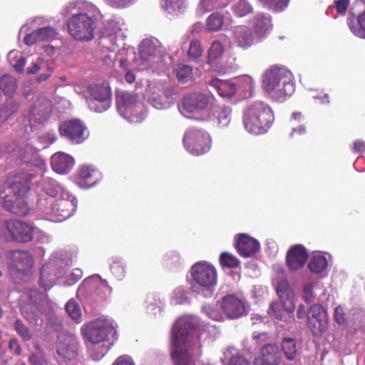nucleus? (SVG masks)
<instances>
[{
	"label": "nucleus",
	"instance_id": "f257e3e1",
	"mask_svg": "<svg viewBox=\"0 0 365 365\" xmlns=\"http://www.w3.org/2000/svg\"><path fill=\"white\" fill-rule=\"evenodd\" d=\"M84 338L96 346L91 356L94 360L102 359L117 339L113 322L108 319H98L81 327Z\"/></svg>",
	"mask_w": 365,
	"mask_h": 365
},
{
	"label": "nucleus",
	"instance_id": "f03ea898",
	"mask_svg": "<svg viewBox=\"0 0 365 365\" xmlns=\"http://www.w3.org/2000/svg\"><path fill=\"white\" fill-rule=\"evenodd\" d=\"M262 88L272 101L282 102L294 92L292 74L284 67L273 66L263 73Z\"/></svg>",
	"mask_w": 365,
	"mask_h": 365
},
{
	"label": "nucleus",
	"instance_id": "7ed1b4c3",
	"mask_svg": "<svg viewBox=\"0 0 365 365\" xmlns=\"http://www.w3.org/2000/svg\"><path fill=\"white\" fill-rule=\"evenodd\" d=\"M99 12L98 9L93 4H85L81 11L73 14L68 21L69 34L78 41L92 39L96 29V19Z\"/></svg>",
	"mask_w": 365,
	"mask_h": 365
},
{
	"label": "nucleus",
	"instance_id": "20e7f679",
	"mask_svg": "<svg viewBox=\"0 0 365 365\" xmlns=\"http://www.w3.org/2000/svg\"><path fill=\"white\" fill-rule=\"evenodd\" d=\"M274 117L271 108L266 103L257 101L250 105L244 112L243 124L250 133H265L274 122Z\"/></svg>",
	"mask_w": 365,
	"mask_h": 365
},
{
	"label": "nucleus",
	"instance_id": "39448f33",
	"mask_svg": "<svg viewBox=\"0 0 365 365\" xmlns=\"http://www.w3.org/2000/svg\"><path fill=\"white\" fill-rule=\"evenodd\" d=\"M212 96L200 92L192 93L185 96L179 106L180 112L187 118L199 121L212 118L209 111Z\"/></svg>",
	"mask_w": 365,
	"mask_h": 365
},
{
	"label": "nucleus",
	"instance_id": "423d86ee",
	"mask_svg": "<svg viewBox=\"0 0 365 365\" xmlns=\"http://www.w3.org/2000/svg\"><path fill=\"white\" fill-rule=\"evenodd\" d=\"M192 289L202 292L205 297H210L217 284V274L216 269L207 262L195 263L190 270Z\"/></svg>",
	"mask_w": 365,
	"mask_h": 365
},
{
	"label": "nucleus",
	"instance_id": "0eeeda50",
	"mask_svg": "<svg viewBox=\"0 0 365 365\" xmlns=\"http://www.w3.org/2000/svg\"><path fill=\"white\" fill-rule=\"evenodd\" d=\"M117 108L119 114L129 122H141L146 115V111L135 94L122 92L117 96Z\"/></svg>",
	"mask_w": 365,
	"mask_h": 365
},
{
	"label": "nucleus",
	"instance_id": "6e6552de",
	"mask_svg": "<svg viewBox=\"0 0 365 365\" xmlns=\"http://www.w3.org/2000/svg\"><path fill=\"white\" fill-rule=\"evenodd\" d=\"M276 291L287 314H284L280 309V305L275 302L270 304L268 313L272 317L277 320V323L279 322H286L287 318H292L288 314L293 313L294 310V294L287 280L280 282L276 287Z\"/></svg>",
	"mask_w": 365,
	"mask_h": 365
},
{
	"label": "nucleus",
	"instance_id": "1a4fd4ad",
	"mask_svg": "<svg viewBox=\"0 0 365 365\" xmlns=\"http://www.w3.org/2000/svg\"><path fill=\"white\" fill-rule=\"evenodd\" d=\"M175 89L162 81H151L148 84L145 96L152 106L157 109H166L173 104Z\"/></svg>",
	"mask_w": 365,
	"mask_h": 365
},
{
	"label": "nucleus",
	"instance_id": "9d476101",
	"mask_svg": "<svg viewBox=\"0 0 365 365\" xmlns=\"http://www.w3.org/2000/svg\"><path fill=\"white\" fill-rule=\"evenodd\" d=\"M87 91L89 96L86 99L91 110L102 113L110 108L111 92L108 83L88 85Z\"/></svg>",
	"mask_w": 365,
	"mask_h": 365
},
{
	"label": "nucleus",
	"instance_id": "9b49d317",
	"mask_svg": "<svg viewBox=\"0 0 365 365\" xmlns=\"http://www.w3.org/2000/svg\"><path fill=\"white\" fill-rule=\"evenodd\" d=\"M211 137L205 130L190 128L185 133L183 143L185 149L193 155H200L210 150Z\"/></svg>",
	"mask_w": 365,
	"mask_h": 365
},
{
	"label": "nucleus",
	"instance_id": "f8f14e48",
	"mask_svg": "<svg viewBox=\"0 0 365 365\" xmlns=\"http://www.w3.org/2000/svg\"><path fill=\"white\" fill-rule=\"evenodd\" d=\"M160 43L157 38L144 39L140 44L135 63L140 70L153 68L158 62L161 53Z\"/></svg>",
	"mask_w": 365,
	"mask_h": 365
},
{
	"label": "nucleus",
	"instance_id": "ddd939ff",
	"mask_svg": "<svg viewBox=\"0 0 365 365\" xmlns=\"http://www.w3.org/2000/svg\"><path fill=\"white\" fill-rule=\"evenodd\" d=\"M125 30L123 19L118 18L108 21L105 24L101 43L110 51H114L116 47L123 46Z\"/></svg>",
	"mask_w": 365,
	"mask_h": 365
},
{
	"label": "nucleus",
	"instance_id": "4468645a",
	"mask_svg": "<svg viewBox=\"0 0 365 365\" xmlns=\"http://www.w3.org/2000/svg\"><path fill=\"white\" fill-rule=\"evenodd\" d=\"M77 199L68 191L62 192L56 197L50 211V220L62 222L69 218L76 211Z\"/></svg>",
	"mask_w": 365,
	"mask_h": 365
},
{
	"label": "nucleus",
	"instance_id": "2eb2a0df",
	"mask_svg": "<svg viewBox=\"0 0 365 365\" xmlns=\"http://www.w3.org/2000/svg\"><path fill=\"white\" fill-rule=\"evenodd\" d=\"M207 63L213 71L226 73L234 67L235 58L226 53L222 43L216 40L208 50Z\"/></svg>",
	"mask_w": 365,
	"mask_h": 365
},
{
	"label": "nucleus",
	"instance_id": "dca6fc26",
	"mask_svg": "<svg viewBox=\"0 0 365 365\" xmlns=\"http://www.w3.org/2000/svg\"><path fill=\"white\" fill-rule=\"evenodd\" d=\"M197 319L194 317L190 316L180 317L173 327L170 341L192 344Z\"/></svg>",
	"mask_w": 365,
	"mask_h": 365
},
{
	"label": "nucleus",
	"instance_id": "f3484780",
	"mask_svg": "<svg viewBox=\"0 0 365 365\" xmlns=\"http://www.w3.org/2000/svg\"><path fill=\"white\" fill-rule=\"evenodd\" d=\"M59 133L71 143L80 144L89 136L86 125L79 119H71L63 122L59 127Z\"/></svg>",
	"mask_w": 365,
	"mask_h": 365
},
{
	"label": "nucleus",
	"instance_id": "a211bd4d",
	"mask_svg": "<svg viewBox=\"0 0 365 365\" xmlns=\"http://www.w3.org/2000/svg\"><path fill=\"white\" fill-rule=\"evenodd\" d=\"M307 323L314 335H321L326 331L328 317L322 306L314 304L310 307L307 313Z\"/></svg>",
	"mask_w": 365,
	"mask_h": 365
},
{
	"label": "nucleus",
	"instance_id": "6ab92c4d",
	"mask_svg": "<svg viewBox=\"0 0 365 365\" xmlns=\"http://www.w3.org/2000/svg\"><path fill=\"white\" fill-rule=\"evenodd\" d=\"M221 308L227 319H238L247 313L246 301L235 294H227L221 300Z\"/></svg>",
	"mask_w": 365,
	"mask_h": 365
},
{
	"label": "nucleus",
	"instance_id": "aec40b11",
	"mask_svg": "<svg viewBox=\"0 0 365 365\" xmlns=\"http://www.w3.org/2000/svg\"><path fill=\"white\" fill-rule=\"evenodd\" d=\"M6 227L12 240L27 242L33 239L34 228L29 224L10 220L6 222Z\"/></svg>",
	"mask_w": 365,
	"mask_h": 365
},
{
	"label": "nucleus",
	"instance_id": "412c9836",
	"mask_svg": "<svg viewBox=\"0 0 365 365\" xmlns=\"http://www.w3.org/2000/svg\"><path fill=\"white\" fill-rule=\"evenodd\" d=\"M191 344L170 341V356L174 365H195L190 354Z\"/></svg>",
	"mask_w": 365,
	"mask_h": 365
},
{
	"label": "nucleus",
	"instance_id": "4be33fe9",
	"mask_svg": "<svg viewBox=\"0 0 365 365\" xmlns=\"http://www.w3.org/2000/svg\"><path fill=\"white\" fill-rule=\"evenodd\" d=\"M51 111V101L46 98H40L32 105L26 118L32 128L36 123H41L45 120Z\"/></svg>",
	"mask_w": 365,
	"mask_h": 365
},
{
	"label": "nucleus",
	"instance_id": "5701e85b",
	"mask_svg": "<svg viewBox=\"0 0 365 365\" xmlns=\"http://www.w3.org/2000/svg\"><path fill=\"white\" fill-rule=\"evenodd\" d=\"M250 25L252 28L257 39L265 38L272 29V18L266 13H257L250 19Z\"/></svg>",
	"mask_w": 365,
	"mask_h": 365
},
{
	"label": "nucleus",
	"instance_id": "b1692460",
	"mask_svg": "<svg viewBox=\"0 0 365 365\" xmlns=\"http://www.w3.org/2000/svg\"><path fill=\"white\" fill-rule=\"evenodd\" d=\"M331 257L329 254L320 251L314 252L308 262V268L312 273L315 274H327L329 264Z\"/></svg>",
	"mask_w": 365,
	"mask_h": 365
},
{
	"label": "nucleus",
	"instance_id": "393cba45",
	"mask_svg": "<svg viewBox=\"0 0 365 365\" xmlns=\"http://www.w3.org/2000/svg\"><path fill=\"white\" fill-rule=\"evenodd\" d=\"M308 258V254L305 248L297 245L292 247L287 254V264L292 271L297 270L302 268L306 263Z\"/></svg>",
	"mask_w": 365,
	"mask_h": 365
},
{
	"label": "nucleus",
	"instance_id": "a878e982",
	"mask_svg": "<svg viewBox=\"0 0 365 365\" xmlns=\"http://www.w3.org/2000/svg\"><path fill=\"white\" fill-rule=\"evenodd\" d=\"M236 248L242 257H249L259 250L260 244L255 238L240 234L236 240Z\"/></svg>",
	"mask_w": 365,
	"mask_h": 365
},
{
	"label": "nucleus",
	"instance_id": "bb28decb",
	"mask_svg": "<svg viewBox=\"0 0 365 365\" xmlns=\"http://www.w3.org/2000/svg\"><path fill=\"white\" fill-rule=\"evenodd\" d=\"M100 173L92 166L83 165L78 170L76 183L82 188L94 185L100 180Z\"/></svg>",
	"mask_w": 365,
	"mask_h": 365
},
{
	"label": "nucleus",
	"instance_id": "cd10ccee",
	"mask_svg": "<svg viewBox=\"0 0 365 365\" xmlns=\"http://www.w3.org/2000/svg\"><path fill=\"white\" fill-rule=\"evenodd\" d=\"M74 159L72 156L63 152L53 154L51 159V165L54 172L59 174H66L73 168Z\"/></svg>",
	"mask_w": 365,
	"mask_h": 365
},
{
	"label": "nucleus",
	"instance_id": "c85d7f7f",
	"mask_svg": "<svg viewBox=\"0 0 365 365\" xmlns=\"http://www.w3.org/2000/svg\"><path fill=\"white\" fill-rule=\"evenodd\" d=\"M234 39L236 43L243 48H247L260 41L256 38L255 34L246 26L242 25L234 28Z\"/></svg>",
	"mask_w": 365,
	"mask_h": 365
},
{
	"label": "nucleus",
	"instance_id": "c756f323",
	"mask_svg": "<svg viewBox=\"0 0 365 365\" xmlns=\"http://www.w3.org/2000/svg\"><path fill=\"white\" fill-rule=\"evenodd\" d=\"M280 355L279 348L274 344H267L255 360V365H278Z\"/></svg>",
	"mask_w": 365,
	"mask_h": 365
},
{
	"label": "nucleus",
	"instance_id": "7c9ffc66",
	"mask_svg": "<svg viewBox=\"0 0 365 365\" xmlns=\"http://www.w3.org/2000/svg\"><path fill=\"white\" fill-rule=\"evenodd\" d=\"M209 111L212 116L208 121H214L220 128L229 125L232 119V109L229 106H212Z\"/></svg>",
	"mask_w": 365,
	"mask_h": 365
},
{
	"label": "nucleus",
	"instance_id": "2f4dec72",
	"mask_svg": "<svg viewBox=\"0 0 365 365\" xmlns=\"http://www.w3.org/2000/svg\"><path fill=\"white\" fill-rule=\"evenodd\" d=\"M209 86L213 88L223 98L232 96L237 91L235 82L231 81L212 78L209 81Z\"/></svg>",
	"mask_w": 365,
	"mask_h": 365
},
{
	"label": "nucleus",
	"instance_id": "473e14b6",
	"mask_svg": "<svg viewBox=\"0 0 365 365\" xmlns=\"http://www.w3.org/2000/svg\"><path fill=\"white\" fill-rule=\"evenodd\" d=\"M75 345L71 336H59L56 351L59 356L66 359H70L75 356Z\"/></svg>",
	"mask_w": 365,
	"mask_h": 365
},
{
	"label": "nucleus",
	"instance_id": "72a5a7b5",
	"mask_svg": "<svg viewBox=\"0 0 365 365\" xmlns=\"http://www.w3.org/2000/svg\"><path fill=\"white\" fill-rule=\"evenodd\" d=\"M347 24L354 36L365 39V10L356 17H349L347 19Z\"/></svg>",
	"mask_w": 365,
	"mask_h": 365
},
{
	"label": "nucleus",
	"instance_id": "f704fd0d",
	"mask_svg": "<svg viewBox=\"0 0 365 365\" xmlns=\"http://www.w3.org/2000/svg\"><path fill=\"white\" fill-rule=\"evenodd\" d=\"M221 359L224 365H250V361L233 347H228L223 351Z\"/></svg>",
	"mask_w": 365,
	"mask_h": 365
},
{
	"label": "nucleus",
	"instance_id": "c9c22d12",
	"mask_svg": "<svg viewBox=\"0 0 365 365\" xmlns=\"http://www.w3.org/2000/svg\"><path fill=\"white\" fill-rule=\"evenodd\" d=\"M39 187L46 195L53 197H58L62 192L66 191L61 185L49 177L42 178Z\"/></svg>",
	"mask_w": 365,
	"mask_h": 365
},
{
	"label": "nucleus",
	"instance_id": "e433bc0d",
	"mask_svg": "<svg viewBox=\"0 0 365 365\" xmlns=\"http://www.w3.org/2000/svg\"><path fill=\"white\" fill-rule=\"evenodd\" d=\"M232 22V19L230 16L224 19L220 14L213 13L207 19L206 26L210 31H218L222 29L223 25L227 27L230 26Z\"/></svg>",
	"mask_w": 365,
	"mask_h": 365
},
{
	"label": "nucleus",
	"instance_id": "4c0bfd02",
	"mask_svg": "<svg viewBox=\"0 0 365 365\" xmlns=\"http://www.w3.org/2000/svg\"><path fill=\"white\" fill-rule=\"evenodd\" d=\"M235 83L237 90L241 91L245 97L250 96L255 88L254 78L248 75L239 76Z\"/></svg>",
	"mask_w": 365,
	"mask_h": 365
},
{
	"label": "nucleus",
	"instance_id": "58836bf2",
	"mask_svg": "<svg viewBox=\"0 0 365 365\" xmlns=\"http://www.w3.org/2000/svg\"><path fill=\"white\" fill-rule=\"evenodd\" d=\"M202 310L206 316L214 321L222 322L227 319L225 313L221 308V301L214 305L205 304Z\"/></svg>",
	"mask_w": 365,
	"mask_h": 365
},
{
	"label": "nucleus",
	"instance_id": "ea45409f",
	"mask_svg": "<svg viewBox=\"0 0 365 365\" xmlns=\"http://www.w3.org/2000/svg\"><path fill=\"white\" fill-rule=\"evenodd\" d=\"M95 281L101 282L103 286L108 287V282L106 280H102L99 275H94L85 279L80 285L77 290V297L81 299H83L87 293L93 288Z\"/></svg>",
	"mask_w": 365,
	"mask_h": 365
},
{
	"label": "nucleus",
	"instance_id": "a19ab883",
	"mask_svg": "<svg viewBox=\"0 0 365 365\" xmlns=\"http://www.w3.org/2000/svg\"><path fill=\"white\" fill-rule=\"evenodd\" d=\"M231 11L237 17H244L253 11V7L248 0H233Z\"/></svg>",
	"mask_w": 365,
	"mask_h": 365
},
{
	"label": "nucleus",
	"instance_id": "79ce46f5",
	"mask_svg": "<svg viewBox=\"0 0 365 365\" xmlns=\"http://www.w3.org/2000/svg\"><path fill=\"white\" fill-rule=\"evenodd\" d=\"M17 88L16 79L10 75L5 74L0 78V90L8 96H12Z\"/></svg>",
	"mask_w": 365,
	"mask_h": 365
},
{
	"label": "nucleus",
	"instance_id": "37998d69",
	"mask_svg": "<svg viewBox=\"0 0 365 365\" xmlns=\"http://www.w3.org/2000/svg\"><path fill=\"white\" fill-rule=\"evenodd\" d=\"M13 258L17 269L20 270H25L33 264V259L26 251H15L13 253Z\"/></svg>",
	"mask_w": 365,
	"mask_h": 365
},
{
	"label": "nucleus",
	"instance_id": "c03bdc74",
	"mask_svg": "<svg viewBox=\"0 0 365 365\" xmlns=\"http://www.w3.org/2000/svg\"><path fill=\"white\" fill-rule=\"evenodd\" d=\"M230 0H201L198 6V12L204 14L214 9L226 7Z\"/></svg>",
	"mask_w": 365,
	"mask_h": 365
},
{
	"label": "nucleus",
	"instance_id": "a18cd8bd",
	"mask_svg": "<svg viewBox=\"0 0 365 365\" xmlns=\"http://www.w3.org/2000/svg\"><path fill=\"white\" fill-rule=\"evenodd\" d=\"M110 269L115 279L122 280L125 276V262L120 257H114L110 263Z\"/></svg>",
	"mask_w": 365,
	"mask_h": 365
},
{
	"label": "nucleus",
	"instance_id": "49530a36",
	"mask_svg": "<svg viewBox=\"0 0 365 365\" xmlns=\"http://www.w3.org/2000/svg\"><path fill=\"white\" fill-rule=\"evenodd\" d=\"M11 189L15 195H17L18 197H21L29 190V182L27 180L23 179L21 175H16L11 182Z\"/></svg>",
	"mask_w": 365,
	"mask_h": 365
},
{
	"label": "nucleus",
	"instance_id": "de8ad7c7",
	"mask_svg": "<svg viewBox=\"0 0 365 365\" xmlns=\"http://www.w3.org/2000/svg\"><path fill=\"white\" fill-rule=\"evenodd\" d=\"M282 349L288 360L295 359L297 355V343L293 338H284L282 341Z\"/></svg>",
	"mask_w": 365,
	"mask_h": 365
},
{
	"label": "nucleus",
	"instance_id": "09e8293b",
	"mask_svg": "<svg viewBox=\"0 0 365 365\" xmlns=\"http://www.w3.org/2000/svg\"><path fill=\"white\" fill-rule=\"evenodd\" d=\"M163 6L168 13L176 14L185 7V0H165Z\"/></svg>",
	"mask_w": 365,
	"mask_h": 365
},
{
	"label": "nucleus",
	"instance_id": "8fccbe9b",
	"mask_svg": "<svg viewBox=\"0 0 365 365\" xmlns=\"http://www.w3.org/2000/svg\"><path fill=\"white\" fill-rule=\"evenodd\" d=\"M8 58L13 65V67L17 72H23L26 63L25 57L21 54L18 55V52L11 51L9 53Z\"/></svg>",
	"mask_w": 365,
	"mask_h": 365
},
{
	"label": "nucleus",
	"instance_id": "3c124183",
	"mask_svg": "<svg viewBox=\"0 0 365 365\" xmlns=\"http://www.w3.org/2000/svg\"><path fill=\"white\" fill-rule=\"evenodd\" d=\"M56 278L49 273V267L44 265L41 271L40 285L45 289H50L55 283Z\"/></svg>",
	"mask_w": 365,
	"mask_h": 365
},
{
	"label": "nucleus",
	"instance_id": "603ef678",
	"mask_svg": "<svg viewBox=\"0 0 365 365\" xmlns=\"http://www.w3.org/2000/svg\"><path fill=\"white\" fill-rule=\"evenodd\" d=\"M175 73L178 81L187 82L192 78V68L185 64H179L175 69Z\"/></svg>",
	"mask_w": 365,
	"mask_h": 365
},
{
	"label": "nucleus",
	"instance_id": "864d4df0",
	"mask_svg": "<svg viewBox=\"0 0 365 365\" xmlns=\"http://www.w3.org/2000/svg\"><path fill=\"white\" fill-rule=\"evenodd\" d=\"M17 103L9 101L0 108V122L6 120L10 115L14 114L18 109Z\"/></svg>",
	"mask_w": 365,
	"mask_h": 365
},
{
	"label": "nucleus",
	"instance_id": "5fc2aeb1",
	"mask_svg": "<svg viewBox=\"0 0 365 365\" xmlns=\"http://www.w3.org/2000/svg\"><path fill=\"white\" fill-rule=\"evenodd\" d=\"M2 197L4 198L5 207L10 212L19 215H26L29 213V209L27 207L20 208L18 207L17 202H19L20 199H17V202H13L8 196Z\"/></svg>",
	"mask_w": 365,
	"mask_h": 365
},
{
	"label": "nucleus",
	"instance_id": "6e6d98bb",
	"mask_svg": "<svg viewBox=\"0 0 365 365\" xmlns=\"http://www.w3.org/2000/svg\"><path fill=\"white\" fill-rule=\"evenodd\" d=\"M220 262L222 267L235 268L240 265V260L233 255L223 252L220 255Z\"/></svg>",
	"mask_w": 365,
	"mask_h": 365
},
{
	"label": "nucleus",
	"instance_id": "4d7b16f0",
	"mask_svg": "<svg viewBox=\"0 0 365 365\" xmlns=\"http://www.w3.org/2000/svg\"><path fill=\"white\" fill-rule=\"evenodd\" d=\"M147 312L148 314L153 316H157L161 314L163 303L160 300H156L155 298L151 297L148 300Z\"/></svg>",
	"mask_w": 365,
	"mask_h": 365
},
{
	"label": "nucleus",
	"instance_id": "13d9d810",
	"mask_svg": "<svg viewBox=\"0 0 365 365\" xmlns=\"http://www.w3.org/2000/svg\"><path fill=\"white\" fill-rule=\"evenodd\" d=\"M66 309L68 315L75 321L78 322L81 317V311L79 305L74 300H69L66 305Z\"/></svg>",
	"mask_w": 365,
	"mask_h": 365
},
{
	"label": "nucleus",
	"instance_id": "bf43d9fd",
	"mask_svg": "<svg viewBox=\"0 0 365 365\" xmlns=\"http://www.w3.org/2000/svg\"><path fill=\"white\" fill-rule=\"evenodd\" d=\"M268 9L276 11L283 10L287 6L289 0H259Z\"/></svg>",
	"mask_w": 365,
	"mask_h": 365
},
{
	"label": "nucleus",
	"instance_id": "052dcab7",
	"mask_svg": "<svg viewBox=\"0 0 365 365\" xmlns=\"http://www.w3.org/2000/svg\"><path fill=\"white\" fill-rule=\"evenodd\" d=\"M39 38L41 41H52L56 38L57 32L55 29L51 26H46L38 29Z\"/></svg>",
	"mask_w": 365,
	"mask_h": 365
},
{
	"label": "nucleus",
	"instance_id": "680f3d73",
	"mask_svg": "<svg viewBox=\"0 0 365 365\" xmlns=\"http://www.w3.org/2000/svg\"><path fill=\"white\" fill-rule=\"evenodd\" d=\"M186 290L182 287H178L173 291L171 301L176 304L185 303L187 301Z\"/></svg>",
	"mask_w": 365,
	"mask_h": 365
},
{
	"label": "nucleus",
	"instance_id": "e2e57ef3",
	"mask_svg": "<svg viewBox=\"0 0 365 365\" xmlns=\"http://www.w3.org/2000/svg\"><path fill=\"white\" fill-rule=\"evenodd\" d=\"M14 328L24 341H29L31 339L32 336L31 332L26 327L24 326L21 321L16 320L14 324Z\"/></svg>",
	"mask_w": 365,
	"mask_h": 365
},
{
	"label": "nucleus",
	"instance_id": "0e129e2a",
	"mask_svg": "<svg viewBox=\"0 0 365 365\" xmlns=\"http://www.w3.org/2000/svg\"><path fill=\"white\" fill-rule=\"evenodd\" d=\"M317 284V282H312L306 283L304 285L302 297L306 302H312L314 299V288L315 287Z\"/></svg>",
	"mask_w": 365,
	"mask_h": 365
},
{
	"label": "nucleus",
	"instance_id": "69168bd1",
	"mask_svg": "<svg viewBox=\"0 0 365 365\" xmlns=\"http://www.w3.org/2000/svg\"><path fill=\"white\" fill-rule=\"evenodd\" d=\"M202 53V48L200 43L197 40H192L190 42V48L188 50V55L192 58H198Z\"/></svg>",
	"mask_w": 365,
	"mask_h": 365
},
{
	"label": "nucleus",
	"instance_id": "338daca9",
	"mask_svg": "<svg viewBox=\"0 0 365 365\" xmlns=\"http://www.w3.org/2000/svg\"><path fill=\"white\" fill-rule=\"evenodd\" d=\"M29 361L30 365H46V360L41 352L32 354L29 359Z\"/></svg>",
	"mask_w": 365,
	"mask_h": 365
},
{
	"label": "nucleus",
	"instance_id": "774afa93",
	"mask_svg": "<svg viewBox=\"0 0 365 365\" xmlns=\"http://www.w3.org/2000/svg\"><path fill=\"white\" fill-rule=\"evenodd\" d=\"M112 365H135V363L130 356L123 355L118 357Z\"/></svg>",
	"mask_w": 365,
	"mask_h": 365
}]
</instances>
